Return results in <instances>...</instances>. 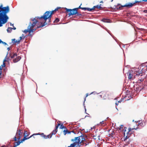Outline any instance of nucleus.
Instances as JSON below:
<instances>
[{"label":"nucleus","instance_id":"obj_1","mask_svg":"<svg viewBox=\"0 0 147 147\" xmlns=\"http://www.w3.org/2000/svg\"><path fill=\"white\" fill-rule=\"evenodd\" d=\"M39 18L40 17H36L33 19H32L29 23L27 29L24 30V32L25 33L28 32L30 34L31 32H33L36 30V29L33 28L36 24L37 25L38 28L42 27L46 25L44 22L39 21Z\"/></svg>","mask_w":147,"mask_h":147},{"label":"nucleus","instance_id":"obj_2","mask_svg":"<svg viewBox=\"0 0 147 147\" xmlns=\"http://www.w3.org/2000/svg\"><path fill=\"white\" fill-rule=\"evenodd\" d=\"M9 10L8 6L3 7L2 4L0 5V27L2 26L3 24L7 22L9 17L7 14Z\"/></svg>","mask_w":147,"mask_h":147},{"label":"nucleus","instance_id":"obj_3","mask_svg":"<svg viewBox=\"0 0 147 147\" xmlns=\"http://www.w3.org/2000/svg\"><path fill=\"white\" fill-rule=\"evenodd\" d=\"M56 11L55 10L51 11H48L46 12L43 15L40 17L39 18V20L42 22H44L46 24H47L48 23L47 22V20H48V22L50 23L51 22V19L52 15Z\"/></svg>","mask_w":147,"mask_h":147},{"label":"nucleus","instance_id":"obj_4","mask_svg":"<svg viewBox=\"0 0 147 147\" xmlns=\"http://www.w3.org/2000/svg\"><path fill=\"white\" fill-rule=\"evenodd\" d=\"M85 140V138L82 136L75 137L74 139L71 140V141L74 142V143L71 144V146L72 147L80 146L81 143L83 142Z\"/></svg>","mask_w":147,"mask_h":147},{"label":"nucleus","instance_id":"obj_5","mask_svg":"<svg viewBox=\"0 0 147 147\" xmlns=\"http://www.w3.org/2000/svg\"><path fill=\"white\" fill-rule=\"evenodd\" d=\"M142 67H140V69L138 70V72L136 74L137 75L136 78L138 79L137 83H140L142 82L144 80L145 78V74L144 71H143V68Z\"/></svg>","mask_w":147,"mask_h":147},{"label":"nucleus","instance_id":"obj_6","mask_svg":"<svg viewBox=\"0 0 147 147\" xmlns=\"http://www.w3.org/2000/svg\"><path fill=\"white\" fill-rule=\"evenodd\" d=\"M82 7L80 6L78 8H75L73 9H68L66 8H65V9L66 10V12L68 13L69 16H70L71 15H73L77 13V11H78V9H82Z\"/></svg>","mask_w":147,"mask_h":147},{"label":"nucleus","instance_id":"obj_7","mask_svg":"<svg viewBox=\"0 0 147 147\" xmlns=\"http://www.w3.org/2000/svg\"><path fill=\"white\" fill-rule=\"evenodd\" d=\"M127 129V128L125 127L124 129H123L124 136H125V133L127 134L126 137H125L123 138V141L124 142H125L126 141L127 139L130 136V135L132 134V130L134 129H135V128H132V129L129 128L128 129V131H126V129Z\"/></svg>","mask_w":147,"mask_h":147},{"label":"nucleus","instance_id":"obj_8","mask_svg":"<svg viewBox=\"0 0 147 147\" xmlns=\"http://www.w3.org/2000/svg\"><path fill=\"white\" fill-rule=\"evenodd\" d=\"M138 69L134 71L131 70L128 72L127 74L128 75V78L129 80H133L136 78L137 75H136V74L138 72Z\"/></svg>","mask_w":147,"mask_h":147},{"label":"nucleus","instance_id":"obj_9","mask_svg":"<svg viewBox=\"0 0 147 147\" xmlns=\"http://www.w3.org/2000/svg\"><path fill=\"white\" fill-rule=\"evenodd\" d=\"M141 1H135V2L133 3H129L128 4H126L125 5L121 6L119 5H117V9H119L121 7H127L128 8H130L132 6L136 5V3H140Z\"/></svg>","mask_w":147,"mask_h":147},{"label":"nucleus","instance_id":"obj_10","mask_svg":"<svg viewBox=\"0 0 147 147\" xmlns=\"http://www.w3.org/2000/svg\"><path fill=\"white\" fill-rule=\"evenodd\" d=\"M23 132V131L22 130H21L19 129H18L16 134V136H17L18 140H20L21 138Z\"/></svg>","mask_w":147,"mask_h":147},{"label":"nucleus","instance_id":"obj_11","mask_svg":"<svg viewBox=\"0 0 147 147\" xmlns=\"http://www.w3.org/2000/svg\"><path fill=\"white\" fill-rule=\"evenodd\" d=\"M36 134H33L30 137H27L28 136L30 135V133H28L27 131H24V138H26V140L29 139L30 138L32 137L34 135H36Z\"/></svg>","mask_w":147,"mask_h":147},{"label":"nucleus","instance_id":"obj_12","mask_svg":"<svg viewBox=\"0 0 147 147\" xmlns=\"http://www.w3.org/2000/svg\"><path fill=\"white\" fill-rule=\"evenodd\" d=\"M61 124L60 123H58V125L56 126L55 129L54 130H53V131L51 133V136H52V135L54 134H55L57 131V128L58 127V126L60 125Z\"/></svg>","mask_w":147,"mask_h":147},{"label":"nucleus","instance_id":"obj_13","mask_svg":"<svg viewBox=\"0 0 147 147\" xmlns=\"http://www.w3.org/2000/svg\"><path fill=\"white\" fill-rule=\"evenodd\" d=\"M99 96L101 98H102L103 99H106V98L107 97L106 93L105 92H101L100 93Z\"/></svg>","mask_w":147,"mask_h":147},{"label":"nucleus","instance_id":"obj_14","mask_svg":"<svg viewBox=\"0 0 147 147\" xmlns=\"http://www.w3.org/2000/svg\"><path fill=\"white\" fill-rule=\"evenodd\" d=\"M26 138H25V137L24 138L22 139L20 142L18 141L17 142H15V143H14V144H15L16 146H17L19 145L21 143H22L23 142L26 140Z\"/></svg>","mask_w":147,"mask_h":147},{"label":"nucleus","instance_id":"obj_15","mask_svg":"<svg viewBox=\"0 0 147 147\" xmlns=\"http://www.w3.org/2000/svg\"><path fill=\"white\" fill-rule=\"evenodd\" d=\"M21 57L20 56L17 57H16L13 60L14 63H16L18 61L21 59Z\"/></svg>","mask_w":147,"mask_h":147},{"label":"nucleus","instance_id":"obj_16","mask_svg":"<svg viewBox=\"0 0 147 147\" xmlns=\"http://www.w3.org/2000/svg\"><path fill=\"white\" fill-rule=\"evenodd\" d=\"M36 135H40L44 139H47L46 136L43 133L36 134Z\"/></svg>","mask_w":147,"mask_h":147},{"label":"nucleus","instance_id":"obj_17","mask_svg":"<svg viewBox=\"0 0 147 147\" xmlns=\"http://www.w3.org/2000/svg\"><path fill=\"white\" fill-rule=\"evenodd\" d=\"M63 134L64 135H65L67 134H69L71 132H73V131H68L67 129H65V130H64L63 131Z\"/></svg>","mask_w":147,"mask_h":147},{"label":"nucleus","instance_id":"obj_18","mask_svg":"<svg viewBox=\"0 0 147 147\" xmlns=\"http://www.w3.org/2000/svg\"><path fill=\"white\" fill-rule=\"evenodd\" d=\"M102 21L105 22L109 23L110 22V20L107 19H103L102 20Z\"/></svg>","mask_w":147,"mask_h":147},{"label":"nucleus","instance_id":"obj_19","mask_svg":"<svg viewBox=\"0 0 147 147\" xmlns=\"http://www.w3.org/2000/svg\"><path fill=\"white\" fill-rule=\"evenodd\" d=\"M96 8H97L98 9H99L100 10H102V9L101 7L99 6L98 5H97L93 7V8L94 10Z\"/></svg>","mask_w":147,"mask_h":147},{"label":"nucleus","instance_id":"obj_20","mask_svg":"<svg viewBox=\"0 0 147 147\" xmlns=\"http://www.w3.org/2000/svg\"><path fill=\"white\" fill-rule=\"evenodd\" d=\"M17 56V54L16 53H13V55L11 54H10V56L11 58H13L15 56Z\"/></svg>","mask_w":147,"mask_h":147},{"label":"nucleus","instance_id":"obj_21","mask_svg":"<svg viewBox=\"0 0 147 147\" xmlns=\"http://www.w3.org/2000/svg\"><path fill=\"white\" fill-rule=\"evenodd\" d=\"M142 66H143L142 67L143 68V71H144V72H146V73H147V65H146V66H145L144 67H143V66H142L141 67H142Z\"/></svg>","mask_w":147,"mask_h":147},{"label":"nucleus","instance_id":"obj_22","mask_svg":"<svg viewBox=\"0 0 147 147\" xmlns=\"http://www.w3.org/2000/svg\"><path fill=\"white\" fill-rule=\"evenodd\" d=\"M60 124H61V125H60V129H66V127H65L63 126V124H61V123H60Z\"/></svg>","mask_w":147,"mask_h":147},{"label":"nucleus","instance_id":"obj_23","mask_svg":"<svg viewBox=\"0 0 147 147\" xmlns=\"http://www.w3.org/2000/svg\"><path fill=\"white\" fill-rule=\"evenodd\" d=\"M12 29L13 28H12L8 27L7 29V31L8 32H10Z\"/></svg>","mask_w":147,"mask_h":147},{"label":"nucleus","instance_id":"obj_24","mask_svg":"<svg viewBox=\"0 0 147 147\" xmlns=\"http://www.w3.org/2000/svg\"><path fill=\"white\" fill-rule=\"evenodd\" d=\"M75 15H76V16H79V17H81L82 16V15L81 14L79 13L78 12V11H77V13H76Z\"/></svg>","mask_w":147,"mask_h":147},{"label":"nucleus","instance_id":"obj_25","mask_svg":"<svg viewBox=\"0 0 147 147\" xmlns=\"http://www.w3.org/2000/svg\"><path fill=\"white\" fill-rule=\"evenodd\" d=\"M59 21V19L58 18H56L55 20L54 21V23H57Z\"/></svg>","mask_w":147,"mask_h":147},{"label":"nucleus","instance_id":"obj_26","mask_svg":"<svg viewBox=\"0 0 147 147\" xmlns=\"http://www.w3.org/2000/svg\"><path fill=\"white\" fill-rule=\"evenodd\" d=\"M86 10H87L88 11H92L93 10H94V9L93 8V7L92 8H86Z\"/></svg>","mask_w":147,"mask_h":147},{"label":"nucleus","instance_id":"obj_27","mask_svg":"<svg viewBox=\"0 0 147 147\" xmlns=\"http://www.w3.org/2000/svg\"><path fill=\"white\" fill-rule=\"evenodd\" d=\"M140 125L141 127H143L144 126V125H143V123H138V126H139Z\"/></svg>","mask_w":147,"mask_h":147},{"label":"nucleus","instance_id":"obj_28","mask_svg":"<svg viewBox=\"0 0 147 147\" xmlns=\"http://www.w3.org/2000/svg\"><path fill=\"white\" fill-rule=\"evenodd\" d=\"M12 42L13 43H15L16 42V40L15 39H12Z\"/></svg>","mask_w":147,"mask_h":147},{"label":"nucleus","instance_id":"obj_29","mask_svg":"<svg viewBox=\"0 0 147 147\" xmlns=\"http://www.w3.org/2000/svg\"><path fill=\"white\" fill-rule=\"evenodd\" d=\"M51 134H50L49 135H48L47 136H46V137H47V139L51 138L52 136H51Z\"/></svg>","mask_w":147,"mask_h":147},{"label":"nucleus","instance_id":"obj_30","mask_svg":"<svg viewBox=\"0 0 147 147\" xmlns=\"http://www.w3.org/2000/svg\"><path fill=\"white\" fill-rule=\"evenodd\" d=\"M100 123L102 125H105V124L106 123L105 121H103L101 122H100Z\"/></svg>","mask_w":147,"mask_h":147},{"label":"nucleus","instance_id":"obj_31","mask_svg":"<svg viewBox=\"0 0 147 147\" xmlns=\"http://www.w3.org/2000/svg\"><path fill=\"white\" fill-rule=\"evenodd\" d=\"M24 38H25V37H22V36H20V40H20V41L22 39H24Z\"/></svg>","mask_w":147,"mask_h":147},{"label":"nucleus","instance_id":"obj_32","mask_svg":"<svg viewBox=\"0 0 147 147\" xmlns=\"http://www.w3.org/2000/svg\"><path fill=\"white\" fill-rule=\"evenodd\" d=\"M61 8V7H57L55 9V11H58L59 9Z\"/></svg>","mask_w":147,"mask_h":147},{"label":"nucleus","instance_id":"obj_33","mask_svg":"<svg viewBox=\"0 0 147 147\" xmlns=\"http://www.w3.org/2000/svg\"><path fill=\"white\" fill-rule=\"evenodd\" d=\"M20 42V40H16V43L17 44H19Z\"/></svg>","mask_w":147,"mask_h":147},{"label":"nucleus","instance_id":"obj_34","mask_svg":"<svg viewBox=\"0 0 147 147\" xmlns=\"http://www.w3.org/2000/svg\"><path fill=\"white\" fill-rule=\"evenodd\" d=\"M17 138L16 136H15L14 138V140L15 141H17Z\"/></svg>","mask_w":147,"mask_h":147},{"label":"nucleus","instance_id":"obj_35","mask_svg":"<svg viewBox=\"0 0 147 147\" xmlns=\"http://www.w3.org/2000/svg\"><path fill=\"white\" fill-rule=\"evenodd\" d=\"M123 125H121V126H120L119 128V129L120 130L122 128V129L123 128Z\"/></svg>","mask_w":147,"mask_h":147},{"label":"nucleus","instance_id":"obj_36","mask_svg":"<svg viewBox=\"0 0 147 147\" xmlns=\"http://www.w3.org/2000/svg\"><path fill=\"white\" fill-rule=\"evenodd\" d=\"M2 69L1 68V67H0V75H1V74H2V71H1Z\"/></svg>","mask_w":147,"mask_h":147},{"label":"nucleus","instance_id":"obj_37","mask_svg":"<svg viewBox=\"0 0 147 147\" xmlns=\"http://www.w3.org/2000/svg\"><path fill=\"white\" fill-rule=\"evenodd\" d=\"M2 43H3V44H4L5 45H7L6 42H4L3 41H2Z\"/></svg>","mask_w":147,"mask_h":147},{"label":"nucleus","instance_id":"obj_38","mask_svg":"<svg viewBox=\"0 0 147 147\" xmlns=\"http://www.w3.org/2000/svg\"><path fill=\"white\" fill-rule=\"evenodd\" d=\"M139 89H140V87H136V91L138 90Z\"/></svg>","mask_w":147,"mask_h":147},{"label":"nucleus","instance_id":"obj_39","mask_svg":"<svg viewBox=\"0 0 147 147\" xmlns=\"http://www.w3.org/2000/svg\"><path fill=\"white\" fill-rule=\"evenodd\" d=\"M82 10H86V8L82 7Z\"/></svg>","mask_w":147,"mask_h":147},{"label":"nucleus","instance_id":"obj_40","mask_svg":"<svg viewBox=\"0 0 147 147\" xmlns=\"http://www.w3.org/2000/svg\"><path fill=\"white\" fill-rule=\"evenodd\" d=\"M141 1V2L142 1H144L145 2H147V0H142V1Z\"/></svg>","mask_w":147,"mask_h":147},{"label":"nucleus","instance_id":"obj_41","mask_svg":"<svg viewBox=\"0 0 147 147\" xmlns=\"http://www.w3.org/2000/svg\"><path fill=\"white\" fill-rule=\"evenodd\" d=\"M143 11L144 13H147V10H144Z\"/></svg>","mask_w":147,"mask_h":147},{"label":"nucleus","instance_id":"obj_42","mask_svg":"<svg viewBox=\"0 0 147 147\" xmlns=\"http://www.w3.org/2000/svg\"><path fill=\"white\" fill-rule=\"evenodd\" d=\"M88 96V94H86V97H85V98H84V101H85L86 100V97H87Z\"/></svg>","mask_w":147,"mask_h":147},{"label":"nucleus","instance_id":"obj_43","mask_svg":"<svg viewBox=\"0 0 147 147\" xmlns=\"http://www.w3.org/2000/svg\"><path fill=\"white\" fill-rule=\"evenodd\" d=\"M91 144V143H86V145H89V144Z\"/></svg>","mask_w":147,"mask_h":147},{"label":"nucleus","instance_id":"obj_44","mask_svg":"<svg viewBox=\"0 0 147 147\" xmlns=\"http://www.w3.org/2000/svg\"><path fill=\"white\" fill-rule=\"evenodd\" d=\"M115 104L116 105H118L119 104V103H118V102H116Z\"/></svg>","mask_w":147,"mask_h":147},{"label":"nucleus","instance_id":"obj_45","mask_svg":"<svg viewBox=\"0 0 147 147\" xmlns=\"http://www.w3.org/2000/svg\"><path fill=\"white\" fill-rule=\"evenodd\" d=\"M7 49L8 50V51H9V50H10V49L9 47L7 48Z\"/></svg>","mask_w":147,"mask_h":147},{"label":"nucleus","instance_id":"obj_46","mask_svg":"<svg viewBox=\"0 0 147 147\" xmlns=\"http://www.w3.org/2000/svg\"><path fill=\"white\" fill-rule=\"evenodd\" d=\"M121 101H121L119 100V101H118L117 102H118V103H121Z\"/></svg>","mask_w":147,"mask_h":147},{"label":"nucleus","instance_id":"obj_47","mask_svg":"<svg viewBox=\"0 0 147 147\" xmlns=\"http://www.w3.org/2000/svg\"><path fill=\"white\" fill-rule=\"evenodd\" d=\"M100 136H97V137H98V139L99 140H100V139H99V138H100Z\"/></svg>","mask_w":147,"mask_h":147},{"label":"nucleus","instance_id":"obj_48","mask_svg":"<svg viewBox=\"0 0 147 147\" xmlns=\"http://www.w3.org/2000/svg\"><path fill=\"white\" fill-rule=\"evenodd\" d=\"M2 41L0 39V43H2Z\"/></svg>","mask_w":147,"mask_h":147},{"label":"nucleus","instance_id":"obj_49","mask_svg":"<svg viewBox=\"0 0 147 147\" xmlns=\"http://www.w3.org/2000/svg\"><path fill=\"white\" fill-rule=\"evenodd\" d=\"M3 66L5 67V63H4L3 64Z\"/></svg>","mask_w":147,"mask_h":147},{"label":"nucleus","instance_id":"obj_50","mask_svg":"<svg viewBox=\"0 0 147 147\" xmlns=\"http://www.w3.org/2000/svg\"><path fill=\"white\" fill-rule=\"evenodd\" d=\"M128 144H129V142H128L127 144L126 143V144H125V145H127Z\"/></svg>","mask_w":147,"mask_h":147},{"label":"nucleus","instance_id":"obj_51","mask_svg":"<svg viewBox=\"0 0 147 147\" xmlns=\"http://www.w3.org/2000/svg\"><path fill=\"white\" fill-rule=\"evenodd\" d=\"M10 25L11 26H13V25L11 23H10Z\"/></svg>","mask_w":147,"mask_h":147},{"label":"nucleus","instance_id":"obj_52","mask_svg":"<svg viewBox=\"0 0 147 147\" xmlns=\"http://www.w3.org/2000/svg\"><path fill=\"white\" fill-rule=\"evenodd\" d=\"M16 28H15V27H13V29L14 30H16Z\"/></svg>","mask_w":147,"mask_h":147},{"label":"nucleus","instance_id":"obj_53","mask_svg":"<svg viewBox=\"0 0 147 147\" xmlns=\"http://www.w3.org/2000/svg\"><path fill=\"white\" fill-rule=\"evenodd\" d=\"M103 2L102 1H101L100 2V3H103Z\"/></svg>","mask_w":147,"mask_h":147},{"label":"nucleus","instance_id":"obj_54","mask_svg":"<svg viewBox=\"0 0 147 147\" xmlns=\"http://www.w3.org/2000/svg\"><path fill=\"white\" fill-rule=\"evenodd\" d=\"M88 117V115H86V116H85V118L86 117Z\"/></svg>","mask_w":147,"mask_h":147},{"label":"nucleus","instance_id":"obj_55","mask_svg":"<svg viewBox=\"0 0 147 147\" xmlns=\"http://www.w3.org/2000/svg\"><path fill=\"white\" fill-rule=\"evenodd\" d=\"M102 5L101 4H100L99 5V6H100L101 7V6Z\"/></svg>","mask_w":147,"mask_h":147},{"label":"nucleus","instance_id":"obj_56","mask_svg":"<svg viewBox=\"0 0 147 147\" xmlns=\"http://www.w3.org/2000/svg\"><path fill=\"white\" fill-rule=\"evenodd\" d=\"M1 147H4L3 146H1Z\"/></svg>","mask_w":147,"mask_h":147},{"label":"nucleus","instance_id":"obj_57","mask_svg":"<svg viewBox=\"0 0 147 147\" xmlns=\"http://www.w3.org/2000/svg\"><path fill=\"white\" fill-rule=\"evenodd\" d=\"M140 88H141V89H140V90H141V89H142V88H141V87Z\"/></svg>","mask_w":147,"mask_h":147},{"label":"nucleus","instance_id":"obj_58","mask_svg":"<svg viewBox=\"0 0 147 147\" xmlns=\"http://www.w3.org/2000/svg\"><path fill=\"white\" fill-rule=\"evenodd\" d=\"M113 0H112L111 1L112 2Z\"/></svg>","mask_w":147,"mask_h":147},{"label":"nucleus","instance_id":"obj_59","mask_svg":"<svg viewBox=\"0 0 147 147\" xmlns=\"http://www.w3.org/2000/svg\"><path fill=\"white\" fill-rule=\"evenodd\" d=\"M92 93H91L90 94H92Z\"/></svg>","mask_w":147,"mask_h":147}]
</instances>
